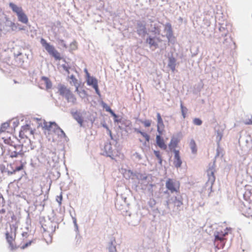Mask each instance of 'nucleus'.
Here are the masks:
<instances>
[{
  "label": "nucleus",
  "mask_w": 252,
  "mask_h": 252,
  "mask_svg": "<svg viewBox=\"0 0 252 252\" xmlns=\"http://www.w3.org/2000/svg\"><path fill=\"white\" fill-rule=\"evenodd\" d=\"M4 142L7 144L3 148L2 154L9 156L11 158H20V160L15 161L14 163L17 165L11 173H15L24 169L26 164L25 156V152L23 151V146L20 144L19 140L14 135H11L8 138L2 137Z\"/></svg>",
  "instance_id": "1"
},
{
  "label": "nucleus",
  "mask_w": 252,
  "mask_h": 252,
  "mask_svg": "<svg viewBox=\"0 0 252 252\" xmlns=\"http://www.w3.org/2000/svg\"><path fill=\"white\" fill-rule=\"evenodd\" d=\"M58 90L59 94L64 97L68 103L75 104L77 103V98L70 89L64 85L60 84L58 86Z\"/></svg>",
  "instance_id": "2"
},
{
  "label": "nucleus",
  "mask_w": 252,
  "mask_h": 252,
  "mask_svg": "<svg viewBox=\"0 0 252 252\" xmlns=\"http://www.w3.org/2000/svg\"><path fill=\"white\" fill-rule=\"evenodd\" d=\"M17 230L16 226H12L9 230H7L5 232V239L8 244V247L11 251L15 250L18 248L15 242Z\"/></svg>",
  "instance_id": "3"
},
{
  "label": "nucleus",
  "mask_w": 252,
  "mask_h": 252,
  "mask_svg": "<svg viewBox=\"0 0 252 252\" xmlns=\"http://www.w3.org/2000/svg\"><path fill=\"white\" fill-rule=\"evenodd\" d=\"M40 42L42 46L44 47L47 52L51 56L54 57L56 60L60 61L62 59L60 53L55 48L53 45H50L49 43H48L46 40L43 38H41Z\"/></svg>",
  "instance_id": "4"
},
{
  "label": "nucleus",
  "mask_w": 252,
  "mask_h": 252,
  "mask_svg": "<svg viewBox=\"0 0 252 252\" xmlns=\"http://www.w3.org/2000/svg\"><path fill=\"white\" fill-rule=\"evenodd\" d=\"M9 6L12 11L16 14L18 20L20 22L24 24H27L28 23L29 20L28 17L23 11L22 7L18 6L12 2L9 3Z\"/></svg>",
  "instance_id": "5"
},
{
  "label": "nucleus",
  "mask_w": 252,
  "mask_h": 252,
  "mask_svg": "<svg viewBox=\"0 0 252 252\" xmlns=\"http://www.w3.org/2000/svg\"><path fill=\"white\" fill-rule=\"evenodd\" d=\"M165 186L171 193H178L180 192V183L176 180L168 179L166 182Z\"/></svg>",
  "instance_id": "6"
},
{
  "label": "nucleus",
  "mask_w": 252,
  "mask_h": 252,
  "mask_svg": "<svg viewBox=\"0 0 252 252\" xmlns=\"http://www.w3.org/2000/svg\"><path fill=\"white\" fill-rule=\"evenodd\" d=\"M43 127L49 131L57 133L58 135H65L64 131L55 122L44 123Z\"/></svg>",
  "instance_id": "7"
},
{
  "label": "nucleus",
  "mask_w": 252,
  "mask_h": 252,
  "mask_svg": "<svg viewBox=\"0 0 252 252\" xmlns=\"http://www.w3.org/2000/svg\"><path fill=\"white\" fill-rule=\"evenodd\" d=\"M134 132L137 134H140L144 138V140L141 138H139V141L141 143L143 146H146L147 145V143L149 142L150 139V135L146 133V132L142 131L140 129L138 128H134Z\"/></svg>",
  "instance_id": "8"
},
{
  "label": "nucleus",
  "mask_w": 252,
  "mask_h": 252,
  "mask_svg": "<svg viewBox=\"0 0 252 252\" xmlns=\"http://www.w3.org/2000/svg\"><path fill=\"white\" fill-rule=\"evenodd\" d=\"M174 158L173 164L176 168H178L181 166L182 163V161L180 156V152L179 150H174Z\"/></svg>",
  "instance_id": "9"
},
{
  "label": "nucleus",
  "mask_w": 252,
  "mask_h": 252,
  "mask_svg": "<svg viewBox=\"0 0 252 252\" xmlns=\"http://www.w3.org/2000/svg\"><path fill=\"white\" fill-rule=\"evenodd\" d=\"M7 216H10L11 220L10 222L9 225L10 228H11L12 226H16V229H17L18 227V223L19 222V220L17 218V217L14 214L13 212H8L7 213Z\"/></svg>",
  "instance_id": "10"
},
{
  "label": "nucleus",
  "mask_w": 252,
  "mask_h": 252,
  "mask_svg": "<svg viewBox=\"0 0 252 252\" xmlns=\"http://www.w3.org/2000/svg\"><path fill=\"white\" fill-rule=\"evenodd\" d=\"M157 130L159 133L161 134L164 130V125L162 119L161 117L160 113H158L157 114Z\"/></svg>",
  "instance_id": "11"
},
{
  "label": "nucleus",
  "mask_w": 252,
  "mask_h": 252,
  "mask_svg": "<svg viewBox=\"0 0 252 252\" xmlns=\"http://www.w3.org/2000/svg\"><path fill=\"white\" fill-rule=\"evenodd\" d=\"M164 31L166 32V36L168 40L173 37V31L171 25L169 23H166L164 25Z\"/></svg>",
  "instance_id": "12"
},
{
  "label": "nucleus",
  "mask_w": 252,
  "mask_h": 252,
  "mask_svg": "<svg viewBox=\"0 0 252 252\" xmlns=\"http://www.w3.org/2000/svg\"><path fill=\"white\" fill-rule=\"evenodd\" d=\"M156 143L158 146L162 150H166L167 149V145L165 144L164 140L160 135H157L156 136Z\"/></svg>",
  "instance_id": "13"
},
{
  "label": "nucleus",
  "mask_w": 252,
  "mask_h": 252,
  "mask_svg": "<svg viewBox=\"0 0 252 252\" xmlns=\"http://www.w3.org/2000/svg\"><path fill=\"white\" fill-rule=\"evenodd\" d=\"M158 40H159L158 38H156L155 37H152L151 36H149L146 39V43H147L150 47H154L155 48H157L158 46Z\"/></svg>",
  "instance_id": "14"
},
{
  "label": "nucleus",
  "mask_w": 252,
  "mask_h": 252,
  "mask_svg": "<svg viewBox=\"0 0 252 252\" xmlns=\"http://www.w3.org/2000/svg\"><path fill=\"white\" fill-rule=\"evenodd\" d=\"M228 233L227 231L223 232V231H218L215 233V240L216 241H220V242H222L225 240L224 237L227 235Z\"/></svg>",
  "instance_id": "15"
},
{
  "label": "nucleus",
  "mask_w": 252,
  "mask_h": 252,
  "mask_svg": "<svg viewBox=\"0 0 252 252\" xmlns=\"http://www.w3.org/2000/svg\"><path fill=\"white\" fill-rule=\"evenodd\" d=\"M69 78L70 79V81H69L70 84L71 85L74 86L75 87V92L78 93L79 83H78V80L73 75H71L70 76H69Z\"/></svg>",
  "instance_id": "16"
},
{
  "label": "nucleus",
  "mask_w": 252,
  "mask_h": 252,
  "mask_svg": "<svg viewBox=\"0 0 252 252\" xmlns=\"http://www.w3.org/2000/svg\"><path fill=\"white\" fill-rule=\"evenodd\" d=\"M28 132H30V133L32 132V130L31 129V126L29 125L26 124L22 126L21 130L19 133L20 136L21 137H23L25 135V134Z\"/></svg>",
  "instance_id": "17"
},
{
  "label": "nucleus",
  "mask_w": 252,
  "mask_h": 252,
  "mask_svg": "<svg viewBox=\"0 0 252 252\" xmlns=\"http://www.w3.org/2000/svg\"><path fill=\"white\" fill-rule=\"evenodd\" d=\"M178 143V141L177 139H172L169 144V147L170 150L174 152V150H175V148L177 146Z\"/></svg>",
  "instance_id": "18"
},
{
  "label": "nucleus",
  "mask_w": 252,
  "mask_h": 252,
  "mask_svg": "<svg viewBox=\"0 0 252 252\" xmlns=\"http://www.w3.org/2000/svg\"><path fill=\"white\" fill-rule=\"evenodd\" d=\"M168 66L172 70V71L175 70L176 67V60L174 58H169Z\"/></svg>",
  "instance_id": "19"
},
{
  "label": "nucleus",
  "mask_w": 252,
  "mask_h": 252,
  "mask_svg": "<svg viewBox=\"0 0 252 252\" xmlns=\"http://www.w3.org/2000/svg\"><path fill=\"white\" fill-rule=\"evenodd\" d=\"M189 146L193 154H196L197 151V146L195 141L191 139L189 142Z\"/></svg>",
  "instance_id": "20"
},
{
  "label": "nucleus",
  "mask_w": 252,
  "mask_h": 252,
  "mask_svg": "<svg viewBox=\"0 0 252 252\" xmlns=\"http://www.w3.org/2000/svg\"><path fill=\"white\" fill-rule=\"evenodd\" d=\"M87 83L89 85H92L93 87L97 85V81L95 78L89 77L87 79Z\"/></svg>",
  "instance_id": "21"
},
{
  "label": "nucleus",
  "mask_w": 252,
  "mask_h": 252,
  "mask_svg": "<svg viewBox=\"0 0 252 252\" xmlns=\"http://www.w3.org/2000/svg\"><path fill=\"white\" fill-rule=\"evenodd\" d=\"M42 80L44 81V84L46 85L47 89H49L52 87V83L49 79L46 77H42Z\"/></svg>",
  "instance_id": "22"
},
{
  "label": "nucleus",
  "mask_w": 252,
  "mask_h": 252,
  "mask_svg": "<svg viewBox=\"0 0 252 252\" xmlns=\"http://www.w3.org/2000/svg\"><path fill=\"white\" fill-rule=\"evenodd\" d=\"M7 217V213H6L5 210L4 208L0 209V221H1L3 220H6Z\"/></svg>",
  "instance_id": "23"
},
{
  "label": "nucleus",
  "mask_w": 252,
  "mask_h": 252,
  "mask_svg": "<svg viewBox=\"0 0 252 252\" xmlns=\"http://www.w3.org/2000/svg\"><path fill=\"white\" fill-rule=\"evenodd\" d=\"M74 119L77 121V122L81 126H82L83 123V120L82 116L77 113H75L74 115Z\"/></svg>",
  "instance_id": "24"
},
{
  "label": "nucleus",
  "mask_w": 252,
  "mask_h": 252,
  "mask_svg": "<svg viewBox=\"0 0 252 252\" xmlns=\"http://www.w3.org/2000/svg\"><path fill=\"white\" fill-rule=\"evenodd\" d=\"M208 175L209 177V181L211 183L214 182L215 180V177L214 172L212 170H209L208 171Z\"/></svg>",
  "instance_id": "25"
},
{
  "label": "nucleus",
  "mask_w": 252,
  "mask_h": 252,
  "mask_svg": "<svg viewBox=\"0 0 252 252\" xmlns=\"http://www.w3.org/2000/svg\"><path fill=\"white\" fill-rule=\"evenodd\" d=\"M154 154L155 155V156H156V157L158 159L159 163L161 164L162 162V160L161 156L160 154V152L158 151H154Z\"/></svg>",
  "instance_id": "26"
},
{
  "label": "nucleus",
  "mask_w": 252,
  "mask_h": 252,
  "mask_svg": "<svg viewBox=\"0 0 252 252\" xmlns=\"http://www.w3.org/2000/svg\"><path fill=\"white\" fill-rule=\"evenodd\" d=\"M181 109L183 117L184 118H185L186 117V113L188 110L186 107L183 106L182 103H181Z\"/></svg>",
  "instance_id": "27"
},
{
  "label": "nucleus",
  "mask_w": 252,
  "mask_h": 252,
  "mask_svg": "<svg viewBox=\"0 0 252 252\" xmlns=\"http://www.w3.org/2000/svg\"><path fill=\"white\" fill-rule=\"evenodd\" d=\"M152 32H154L155 34H159L160 32V29L158 26H155Z\"/></svg>",
  "instance_id": "28"
},
{
  "label": "nucleus",
  "mask_w": 252,
  "mask_h": 252,
  "mask_svg": "<svg viewBox=\"0 0 252 252\" xmlns=\"http://www.w3.org/2000/svg\"><path fill=\"white\" fill-rule=\"evenodd\" d=\"M142 123L143 124L145 127H149L151 125V121L149 120H146L144 121H142Z\"/></svg>",
  "instance_id": "29"
},
{
  "label": "nucleus",
  "mask_w": 252,
  "mask_h": 252,
  "mask_svg": "<svg viewBox=\"0 0 252 252\" xmlns=\"http://www.w3.org/2000/svg\"><path fill=\"white\" fill-rule=\"evenodd\" d=\"M9 123H5L4 124H3L1 126V128H0V130L2 131H4L6 129L9 127Z\"/></svg>",
  "instance_id": "30"
},
{
  "label": "nucleus",
  "mask_w": 252,
  "mask_h": 252,
  "mask_svg": "<svg viewBox=\"0 0 252 252\" xmlns=\"http://www.w3.org/2000/svg\"><path fill=\"white\" fill-rule=\"evenodd\" d=\"M193 123L195 125L200 126L202 124V122L200 119L198 118H195L193 120Z\"/></svg>",
  "instance_id": "31"
},
{
  "label": "nucleus",
  "mask_w": 252,
  "mask_h": 252,
  "mask_svg": "<svg viewBox=\"0 0 252 252\" xmlns=\"http://www.w3.org/2000/svg\"><path fill=\"white\" fill-rule=\"evenodd\" d=\"M106 111L109 112L113 116L116 117L117 116L115 113L112 111L111 108L109 106H107L106 107Z\"/></svg>",
  "instance_id": "32"
},
{
  "label": "nucleus",
  "mask_w": 252,
  "mask_h": 252,
  "mask_svg": "<svg viewBox=\"0 0 252 252\" xmlns=\"http://www.w3.org/2000/svg\"><path fill=\"white\" fill-rule=\"evenodd\" d=\"M175 204L177 205V206L180 207L183 204V203L180 200H176L175 201Z\"/></svg>",
  "instance_id": "33"
},
{
  "label": "nucleus",
  "mask_w": 252,
  "mask_h": 252,
  "mask_svg": "<svg viewBox=\"0 0 252 252\" xmlns=\"http://www.w3.org/2000/svg\"><path fill=\"white\" fill-rule=\"evenodd\" d=\"M93 88L94 89L96 94L99 95L100 93H99V91L98 89V85H96V86H94Z\"/></svg>",
  "instance_id": "34"
},
{
  "label": "nucleus",
  "mask_w": 252,
  "mask_h": 252,
  "mask_svg": "<svg viewBox=\"0 0 252 252\" xmlns=\"http://www.w3.org/2000/svg\"><path fill=\"white\" fill-rule=\"evenodd\" d=\"M57 200L60 203V204H61L62 200V195H61L60 196H58Z\"/></svg>",
  "instance_id": "35"
},
{
  "label": "nucleus",
  "mask_w": 252,
  "mask_h": 252,
  "mask_svg": "<svg viewBox=\"0 0 252 252\" xmlns=\"http://www.w3.org/2000/svg\"><path fill=\"white\" fill-rule=\"evenodd\" d=\"M138 25L139 27L142 28L144 32H145L146 28H145V25H144L142 24H138Z\"/></svg>",
  "instance_id": "36"
},
{
  "label": "nucleus",
  "mask_w": 252,
  "mask_h": 252,
  "mask_svg": "<svg viewBox=\"0 0 252 252\" xmlns=\"http://www.w3.org/2000/svg\"><path fill=\"white\" fill-rule=\"evenodd\" d=\"M31 244V242H29L28 243H27L25 245H24V246H22V249H25L26 248V247H27L28 246H29V245H30Z\"/></svg>",
  "instance_id": "37"
},
{
  "label": "nucleus",
  "mask_w": 252,
  "mask_h": 252,
  "mask_svg": "<svg viewBox=\"0 0 252 252\" xmlns=\"http://www.w3.org/2000/svg\"><path fill=\"white\" fill-rule=\"evenodd\" d=\"M218 136L219 137V140L220 141L221 140V137H222V134L221 133H218Z\"/></svg>",
  "instance_id": "38"
},
{
  "label": "nucleus",
  "mask_w": 252,
  "mask_h": 252,
  "mask_svg": "<svg viewBox=\"0 0 252 252\" xmlns=\"http://www.w3.org/2000/svg\"><path fill=\"white\" fill-rule=\"evenodd\" d=\"M224 243H223V244H222V247L223 248V247H224Z\"/></svg>",
  "instance_id": "39"
}]
</instances>
